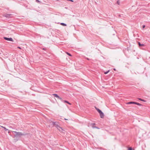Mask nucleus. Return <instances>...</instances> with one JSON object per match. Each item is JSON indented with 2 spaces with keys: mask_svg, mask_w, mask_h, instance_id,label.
<instances>
[{
  "mask_svg": "<svg viewBox=\"0 0 150 150\" xmlns=\"http://www.w3.org/2000/svg\"><path fill=\"white\" fill-rule=\"evenodd\" d=\"M4 38L5 40L7 41H10L12 42H13L14 41L13 39L11 38H8L7 37H4Z\"/></svg>",
  "mask_w": 150,
  "mask_h": 150,
  "instance_id": "nucleus-1",
  "label": "nucleus"
},
{
  "mask_svg": "<svg viewBox=\"0 0 150 150\" xmlns=\"http://www.w3.org/2000/svg\"><path fill=\"white\" fill-rule=\"evenodd\" d=\"M14 132L16 133V136H20L24 135L21 132Z\"/></svg>",
  "mask_w": 150,
  "mask_h": 150,
  "instance_id": "nucleus-2",
  "label": "nucleus"
},
{
  "mask_svg": "<svg viewBox=\"0 0 150 150\" xmlns=\"http://www.w3.org/2000/svg\"><path fill=\"white\" fill-rule=\"evenodd\" d=\"M52 95L55 97L58 98V99H59L61 100H62V98L60 97L57 94H53Z\"/></svg>",
  "mask_w": 150,
  "mask_h": 150,
  "instance_id": "nucleus-3",
  "label": "nucleus"
},
{
  "mask_svg": "<svg viewBox=\"0 0 150 150\" xmlns=\"http://www.w3.org/2000/svg\"><path fill=\"white\" fill-rule=\"evenodd\" d=\"M96 124L95 123H93L92 124H91V125L92 126V127L93 128H97V129H99V128L98 127H95V125Z\"/></svg>",
  "mask_w": 150,
  "mask_h": 150,
  "instance_id": "nucleus-4",
  "label": "nucleus"
},
{
  "mask_svg": "<svg viewBox=\"0 0 150 150\" xmlns=\"http://www.w3.org/2000/svg\"><path fill=\"white\" fill-rule=\"evenodd\" d=\"M99 114L100 115V117L102 118H103L104 117V115L103 113L102 112V111L100 112L99 113Z\"/></svg>",
  "mask_w": 150,
  "mask_h": 150,
  "instance_id": "nucleus-5",
  "label": "nucleus"
},
{
  "mask_svg": "<svg viewBox=\"0 0 150 150\" xmlns=\"http://www.w3.org/2000/svg\"><path fill=\"white\" fill-rule=\"evenodd\" d=\"M11 14H4V16L5 17H6L7 18H8V17H10V16H11Z\"/></svg>",
  "mask_w": 150,
  "mask_h": 150,
  "instance_id": "nucleus-6",
  "label": "nucleus"
},
{
  "mask_svg": "<svg viewBox=\"0 0 150 150\" xmlns=\"http://www.w3.org/2000/svg\"><path fill=\"white\" fill-rule=\"evenodd\" d=\"M56 127L57 128L59 129V128H60L62 130V128L60 127V126L59 125V123H57V124L56 125Z\"/></svg>",
  "mask_w": 150,
  "mask_h": 150,
  "instance_id": "nucleus-7",
  "label": "nucleus"
},
{
  "mask_svg": "<svg viewBox=\"0 0 150 150\" xmlns=\"http://www.w3.org/2000/svg\"><path fill=\"white\" fill-rule=\"evenodd\" d=\"M138 43L139 47L143 46H144V44H141L139 42Z\"/></svg>",
  "mask_w": 150,
  "mask_h": 150,
  "instance_id": "nucleus-8",
  "label": "nucleus"
},
{
  "mask_svg": "<svg viewBox=\"0 0 150 150\" xmlns=\"http://www.w3.org/2000/svg\"><path fill=\"white\" fill-rule=\"evenodd\" d=\"M136 102H130L127 103L128 104H136Z\"/></svg>",
  "mask_w": 150,
  "mask_h": 150,
  "instance_id": "nucleus-9",
  "label": "nucleus"
},
{
  "mask_svg": "<svg viewBox=\"0 0 150 150\" xmlns=\"http://www.w3.org/2000/svg\"><path fill=\"white\" fill-rule=\"evenodd\" d=\"M95 108H96V109L97 110V111L98 112H99V113L100 112L102 111L100 110L99 109L96 108V107H95Z\"/></svg>",
  "mask_w": 150,
  "mask_h": 150,
  "instance_id": "nucleus-10",
  "label": "nucleus"
},
{
  "mask_svg": "<svg viewBox=\"0 0 150 150\" xmlns=\"http://www.w3.org/2000/svg\"><path fill=\"white\" fill-rule=\"evenodd\" d=\"M138 99L139 100L142 101L143 102H146V101L140 98H138Z\"/></svg>",
  "mask_w": 150,
  "mask_h": 150,
  "instance_id": "nucleus-11",
  "label": "nucleus"
},
{
  "mask_svg": "<svg viewBox=\"0 0 150 150\" xmlns=\"http://www.w3.org/2000/svg\"><path fill=\"white\" fill-rule=\"evenodd\" d=\"M52 123L53 125H56L57 123H58L56 122H53Z\"/></svg>",
  "mask_w": 150,
  "mask_h": 150,
  "instance_id": "nucleus-12",
  "label": "nucleus"
},
{
  "mask_svg": "<svg viewBox=\"0 0 150 150\" xmlns=\"http://www.w3.org/2000/svg\"><path fill=\"white\" fill-rule=\"evenodd\" d=\"M60 24L61 25H63L64 26H66L67 25V24L64 23H61Z\"/></svg>",
  "mask_w": 150,
  "mask_h": 150,
  "instance_id": "nucleus-13",
  "label": "nucleus"
},
{
  "mask_svg": "<svg viewBox=\"0 0 150 150\" xmlns=\"http://www.w3.org/2000/svg\"><path fill=\"white\" fill-rule=\"evenodd\" d=\"M64 103H67L69 104V105H71V104L70 103H69L68 101H67L64 100Z\"/></svg>",
  "mask_w": 150,
  "mask_h": 150,
  "instance_id": "nucleus-14",
  "label": "nucleus"
},
{
  "mask_svg": "<svg viewBox=\"0 0 150 150\" xmlns=\"http://www.w3.org/2000/svg\"><path fill=\"white\" fill-rule=\"evenodd\" d=\"M1 126V127H2V128H4V130H5V131H7V130H8V129H6V127H4L2 126Z\"/></svg>",
  "mask_w": 150,
  "mask_h": 150,
  "instance_id": "nucleus-15",
  "label": "nucleus"
},
{
  "mask_svg": "<svg viewBox=\"0 0 150 150\" xmlns=\"http://www.w3.org/2000/svg\"><path fill=\"white\" fill-rule=\"evenodd\" d=\"M136 104L140 106H141L142 105V104H141L139 103H137V102H136Z\"/></svg>",
  "mask_w": 150,
  "mask_h": 150,
  "instance_id": "nucleus-16",
  "label": "nucleus"
},
{
  "mask_svg": "<svg viewBox=\"0 0 150 150\" xmlns=\"http://www.w3.org/2000/svg\"><path fill=\"white\" fill-rule=\"evenodd\" d=\"M109 71H110V70H109L108 71H107L105 72L104 74H108L109 72Z\"/></svg>",
  "mask_w": 150,
  "mask_h": 150,
  "instance_id": "nucleus-17",
  "label": "nucleus"
},
{
  "mask_svg": "<svg viewBox=\"0 0 150 150\" xmlns=\"http://www.w3.org/2000/svg\"><path fill=\"white\" fill-rule=\"evenodd\" d=\"M67 54L68 55H69V56H71V54H70V53H68V52H67Z\"/></svg>",
  "mask_w": 150,
  "mask_h": 150,
  "instance_id": "nucleus-18",
  "label": "nucleus"
},
{
  "mask_svg": "<svg viewBox=\"0 0 150 150\" xmlns=\"http://www.w3.org/2000/svg\"><path fill=\"white\" fill-rule=\"evenodd\" d=\"M36 2L37 3H40V2L39 0H35Z\"/></svg>",
  "mask_w": 150,
  "mask_h": 150,
  "instance_id": "nucleus-19",
  "label": "nucleus"
},
{
  "mask_svg": "<svg viewBox=\"0 0 150 150\" xmlns=\"http://www.w3.org/2000/svg\"><path fill=\"white\" fill-rule=\"evenodd\" d=\"M127 150H132V148L130 147Z\"/></svg>",
  "mask_w": 150,
  "mask_h": 150,
  "instance_id": "nucleus-20",
  "label": "nucleus"
},
{
  "mask_svg": "<svg viewBox=\"0 0 150 150\" xmlns=\"http://www.w3.org/2000/svg\"><path fill=\"white\" fill-rule=\"evenodd\" d=\"M117 4H120V2H119V1H117Z\"/></svg>",
  "mask_w": 150,
  "mask_h": 150,
  "instance_id": "nucleus-21",
  "label": "nucleus"
},
{
  "mask_svg": "<svg viewBox=\"0 0 150 150\" xmlns=\"http://www.w3.org/2000/svg\"><path fill=\"white\" fill-rule=\"evenodd\" d=\"M68 1H71V2H73V1L72 0H67Z\"/></svg>",
  "mask_w": 150,
  "mask_h": 150,
  "instance_id": "nucleus-22",
  "label": "nucleus"
},
{
  "mask_svg": "<svg viewBox=\"0 0 150 150\" xmlns=\"http://www.w3.org/2000/svg\"><path fill=\"white\" fill-rule=\"evenodd\" d=\"M145 27V25H143V28H144Z\"/></svg>",
  "mask_w": 150,
  "mask_h": 150,
  "instance_id": "nucleus-23",
  "label": "nucleus"
},
{
  "mask_svg": "<svg viewBox=\"0 0 150 150\" xmlns=\"http://www.w3.org/2000/svg\"><path fill=\"white\" fill-rule=\"evenodd\" d=\"M113 70H114V71H116V69H115V68H114V69H113Z\"/></svg>",
  "mask_w": 150,
  "mask_h": 150,
  "instance_id": "nucleus-24",
  "label": "nucleus"
},
{
  "mask_svg": "<svg viewBox=\"0 0 150 150\" xmlns=\"http://www.w3.org/2000/svg\"><path fill=\"white\" fill-rule=\"evenodd\" d=\"M87 59L88 60H89V59L88 58H87Z\"/></svg>",
  "mask_w": 150,
  "mask_h": 150,
  "instance_id": "nucleus-25",
  "label": "nucleus"
},
{
  "mask_svg": "<svg viewBox=\"0 0 150 150\" xmlns=\"http://www.w3.org/2000/svg\"><path fill=\"white\" fill-rule=\"evenodd\" d=\"M64 120H67V119H66V118H64Z\"/></svg>",
  "mask_w": 150,
  "mask_h": 150,
  "instance_id": "nucleus-26",
  "label": "nucleus"
},
{
  "mask_svg": "<svg viewBox=\"0 0 150 150\" xmlns=\"http://www.w3.org/2000/svg\"><path fill=\"white\" fill-rule=\"evenodd\" d=\"M119 16H120V15H119Z\"/></svg>",
  "mask_w": 150,
  "mask_h": 150,
  "instance_id": "nucleus-27",
  "label": "nucleus"
},
{
  "mask_svg": "<svg viewBox=\"0 0 150 150\" xmlns=\"http://www.w3.org/2000/svg\"><path fill=\"white\" fill-rule=\"evenodd\" d=\"M18 48H20V49L21 48L20 47H18Z\"/></svg>",
  "mask_w": 150,
  "mask_h": 150,
  "instance_id": "nucleus-28",
  "label": "nucleus"
}]
</instances>
